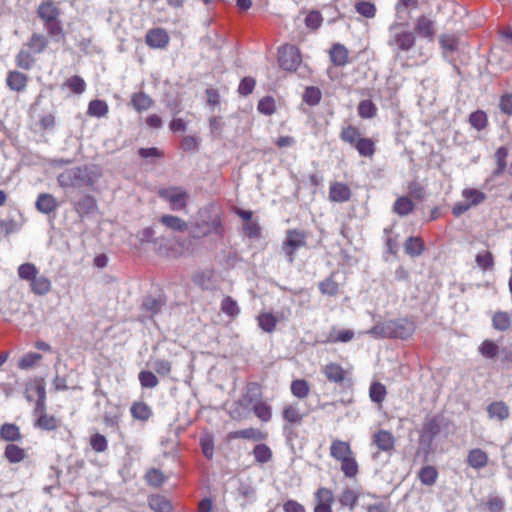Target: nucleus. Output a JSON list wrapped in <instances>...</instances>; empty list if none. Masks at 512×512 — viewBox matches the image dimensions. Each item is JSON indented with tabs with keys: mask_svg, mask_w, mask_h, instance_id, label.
<instances>
[{
	"mask_svg": "<svg viewBox=\"0 0 512 512\" xmlns=\"http://www.w3.org/2000/svg\"><path fill=\"white\" fill-rule=\"evenodd\" d=\"M102 177L101 169L96 165H82L61 172L57 181L62 188L93 187Z\"/></svg>",
	"mask_w": 512,
	"mask_h": 512,
	"instance_id": "f257e3e1",
	"label": "nucleus"
},
{
	"mask_svg": "<svg viewBox=\"0 0 512 512\" xmlns=\"http://www.w3.org/2000/svg\"><path fill=\"white\" fill-rule=\"evenodd\" d=\"M342 142L353 148L360 157L372 160L377 152V140L363 135L353 124L343 126L339 133Z\"/></svg>",
	"mask_w": 512,
	"mask_h": 512,
	"instance_id": "f03ea898",
	"label": "nucleus"
},
{
	"mask_svg": "<svg viewBox=\"0 0 512 512\" xmlns=\"http://www.w3.org/2000/svg\"><path fill=\"white\" fill-rule=\"evenodd\" d=\"M415 323L408 318L388 320L374 325L368 334L375 338H400L408 339L415 332Z\"/></svg>",
	"mask_w": 512,
	"mask_h": 512,
	"instance_id": "7ed1b4c3",
	"label": "nucleus"
},
{
	"mask_svg": "<svg viewBox=\"0 0 512 512\" xmlns=\"http://www.w3.org/2000/svg\"><path fill=\"white\" fill-rule=\"evenodd\" d=\"M17 273L20 279L29 282L30 290L33 294L44 296L51 291V280L45 275L39 274V270L35 264H21L17 269Z\"/></svg>",
	"mask_w": 512,
	"mask_h": 512,
	"instance_id": "20e7f679",
	"label": "nucleus"
},
{
	"mask_svg": "<svg viewBox=\"0 0 512 512\" xmlns=\"http://www.w3.org/2000/svg\"><path fill=\"white\" fill-rule=\"evenodd\" d=\"M389 46L395 47L398 51L407 52L411 50L417 41L414 31L409 30L405 23L395 22L389 27Z\"/></svg>",
	"mask_w": 512,
	"mask_h": 512,
	"instance_id": "39448f33",
	"label": "nucleus"
},
{
	"mask_svg": "<svg viewBox=\"0 0 512 512\" xmlns=\"http://www.w3.org/2000/svg\"><path fill=\"white\" fill-rule=\"evenodd\" d=\"M307 238L308 233L304 230L288 229L286 231L285 239L281 244V248L290 264L295 261L296 252L299 249L306 247Z\"/></svg>",
	"mask_w": 512,
	"mask_h": 512,
	"instance_id": "423d86ee",
	"label": "nucleus"
},
{
	"mask_svg": "<svg viewBox=\"0 0 512 512\" xmlns=\"http://www.w3.org/2000/svg\"><path fill=\"white\" fill-rule=\"evenodd\" d=\"M278 63L280 68L288 72H295L302 63L300 49L292 44H284L278 49Z\"/></svg>",
	"mask_w": 512,
	"mask_h": 512,
	"instance_id": "0eeeda50",
	"label": "nucleus"
},
{
	"mask_svg": "<svg viewBox=\"0 0 512 512\" xmlns=\"http://www.w3.org/2000/svg\"><path fill=\"white\" fill-rule=\"evenodd\" d=\"M157 193L161 199L170 204L172 210L186 209L189 195L183 188L177 186L160 188Z\"/></svg>",
	"mask_w": 512,
	"mask_h": 512,
	"instance_id": "6e6552de",
	"label": "nucleus"
},
{
	"mask_svg": "<svg viewBox=\"0 0 512 512\" xmlns=\"http://www.w3.org/2000/svg\"><path fill=\"white\" fill-rule=\"evenodd\" d=\"M224 226L220 215H215L208 220H201L196 222L195 231L192 234L193 238H203L211 234L222 237L224 234Z\"/></svg>",
	"mask_w": 512,
	"mask_h": 512,
	"instance_id": "1a4fd4ad",
	"label": "nucleus"
},
{
	"mask_svg": "<svg viewBox=\"0 0 512 512\" xmlns=\"http://www.w3.org/2000/svg\"><path fill=\"white\" fill-rule=\"evenodd\" d=\"M145 43L151 49L164 50L170 43V35L164 28H151L146 32Z\"/></svg>",
	"mask_w": 512,
	"mask_h": 512,
	"instance_id": "9d476101",
	"label": "nucleus"
},
{
	"mask_svg": "<svg viewBox=\"0 0 512 512\" xmlns=\"http://www.w3.org/2000/svg\"><path fill=\"white\" fill-rule=\"evenodd\" d=\"M372 443L379 452L391 453L395 448L396 439L392 432L379 429L372 436Z\"/></svg>",
	"mask_w": 512,
	"mask_h": 512,
	"instance_id": "9b49d317",
	"label": "nucleus"
},
{
	"mask_svg": "<svg viewBox=\"0 0 512 512\" xmlns=\"http://www.w3.org/2000/svg\"><path fill=\"white\" fill-rule=\"evenodd\" d=\"M322 373L326 377L327 381L338 385H343L345 381L349 380L348 371L335 362L326 364L322 368Z\"/></svg>",
	"mask_w": 512,
	"mask_h": 512,
	"instance_id": "f8f14e48",
	"label": "nucleus"
},
{
	"mask_svg": "<svg viewBox=\"0 0 512 512\" xmlns=\"http://www.w3.org/2000/svg\"><path fill=\"white\" fill-rule=\"evenodd\" d=\"M269 434L267 431L255 427H248L241 430L231 431L228 433V439H244L254 442H261L267 440Z\"/></svg>",
	"mask_w": 512,
	"mask_h": 512,
	"instance_id": "ddd939ff",
	"label": "nucleus"
},
{
	"mask_svg": "<svg viewBox=\"0 0 512 512\" xmlns=\"http://www.w3.org/2000/svg\"><path fill=\"white\" fill-rule=\"evenodd\" d=\"M281 415L286 422V427L293 428L300 426L304 419V414L301 412L298 403H288L282 408Z\"/></svg>",
	"mask_w": 512,
	"mask_h": 512,
	"instance_id": "4468645a",
	"label": "nucleus"
},
{
	"mask_svg": "<svg viewBox=\"0 0 512 512\" xmlns=\"http://www.w3.org/2000/svg\"><path fill=\"white\" fill-rule=\"evenodd\" d=\"M329 200L336 203L348 202L352 197V191L348 184L339 181H333L329 185Z\"/></svg>",
	"mask_w": 512,
	"mask_h": 512,
	"instance_id": "2eb2a0df",
	"label": "nucleus"
},
{
	"mask_svg": "<svg viewBox=\"0 0 512 512\" xmlns=\"http://www.w3.org/2000/svg\"><path fill=\"white\" fill-rule=\"evenodd\" d=\"M29 77L19 70H10L7 72L5 83L13 92L22 93L26 90Z\"/></svg>",
	"mask_w": 512,
	"mask_h": 512,
	"instance_id": "dca6fc26",
	"label": "nucleus"
},
{
	"mask_svg": "<svg viewBox=\"0 0 512 512\" xmlns=\"http://www.w3.org/2000/svg\"><path fill=\"white\" fill-rule=\"evenodd\" d=\"M73 207L81 219L98 212V204L96 199L88 194L82 196L76 202H74Z\"/></svg>",
	"mask_w": 512,
	"mask_h": 512,
	"instance_id": "f3484780",
	"label": "nucleus"
},
{
	"mask_svg": "<svg viewBox=\"0 0 512 512\" xmlns=\"http://www.w3.org/2000/svg\"><path fill=\"white\" fill-rule=\"evenodd\" d=\"M37 15L43 23L52 22L59 19L61 10L54 1L45 0L38 6Z\"/></svg>",
	"mask_w": 512,
	"mask_h": 512,
	"instance_id": "a211bd4d",
	"label": "nucleus"
},
{
	"mask_svg": "<svg viewBox=\"0 0 512 512\" xmlns=\"http://www.w3.org/2000/svg\"><path fill=\"white\" fill-rule=\"evenodd\" d=\"M415 31L422 38L432 41L435 37V21L427 15H420L415 22Z\"/></svg>",
	"mask_w": 512,
	"mask_h": 512,
	"instance_id": "6ab92c4d",
	"label": "nucleus"
},
{
	"mask_svg": "<svg viewBox=\"0 0 512 512\" xmlns=\"http://www.w3.org/2000/svg\"><path fill=\"white\" fill-rule=\"evenodd\" d=\"M440 430V421L437 416L426 417L420 431V438L430 442L440 433Z\"/></svg>",
	"mask_w": 512,
	"mask_h": 512,
	"instance_id": "aec40b11",
	"label": "nucleus"
},
{
	"mask_svg": "<svg viewBox=\"0 0 512 512\" xmlns=\"http://www.w3.org/2000/svg\"><path fill=\"white\" fill-rule=\"evenodd\" d=\"M58 206L57 199L50 193H40L35 202L36 209L47 215L55 212Z\"/></svg>",
	"mask_w": 512,
	"mask_h": 512,
	"instance_id": "412c9836",
	"label": "nucleus"
},
{
	"mask_svg": "<svg viewBox=\"0 0 512 512\" xmlns=\"http://www.w3.org/2000/svg\"><path fill=\"white\" fill-rule=\"evenodd\" d=\"M329 57L334 66L344 67L349 62V51L343 44L335 43L329 50Z\"/></svg>",
	"mask_w": 512,
	"mask_h": 512,
	"instance_id": "4be33fe9",
	"label": "nucleus"
},
{
	"mask_svg": "<svg viewBox=\"0 0 512 512\" xmlns=\"http://www.w3.org/2000/svg\"><path fill=\"white\" fill-rule=\"evenodd\" d=\"M154 103V100L143 91L131 95L130 104L137 113L148 111L153 107Z\"/></svg>",
	"mask_w": 512,
	"mask_h": 512,
	"instance_id": "5701e85b",
	"label": "nucleus"
},
{
	"mask_svg": "<svg viewBox=\"0 0 512 512\" xmlns=\"http://www.w3.org/2000/svg\"><path fill=\"white\" fill-rule=\"evenodd\" d=\"M466 461L469 467L480 470L488 465L489 456L484 450L474 448L468 452Z\"/></svg>",
	"mask_w": 512,
	"mask_h": 512,
	"instance_id": "b1692460",
	"label": "nucleus"
},
{
	"mask_svg": "<svg viewBox=\"0 0 512 512\" xmlns=\"http://www.w3.org/2000/svg\"><path fill=\"white\" fill-rule=\"evenodd\" d=\"M336 461L340 463V469L345 475V477L350 479L356 478V476L359 473V465L356 460L354 452H352L351 455L341 457Z\"/></svg>",
	"mask_w": 512,
	"mask_h": 512,
	"instance_id": "393cba45",
	"label": "nucleus"
},
{
	"mask_svg": "<svg viewBox=\"0 0 512 512\" xmlns=\"http://www.w3.org/2000/svg\"><path fill=\"white\" fill-rule=\"evenodd\" d=\"M336 461L340 463V469L345 475V477L350 479L356 478V476L359 473V465L356 460L354 452H352L351 455L341 457Z\"/></svg>",
	"mask_w": 512,
	"mask_h": 512,
	"instance_id": "a878e982",
	"label": "nucleus"
},
{
	"mask_svg": "<svg viewBox=\"0 0 512 512\" xmlns=\"http://www.w3.org/2000/svg\"><path fill=\"white\" fill-rule=\"evenodd\" d=\"M336 461L340 463V469L345 475V477L350 479L356 478V476L359 473V465L356 460L354 452H352L351 455L341 457Z\"/></svg>",
	"mask_w": 512,
	"mask_h": 512,
	"instance_id": "bb28decb",
	"label": "nucleus"
},
{
	"mask_svg": "<svg viewBox=\"0 0 512 512\" xmlns=\"http://www.w3.org/2000/svg\"><path fill=\"white\" fill-rule=\"evenodd\" d=\"M487 413L490 419L504 421L510 416V409L504 401H494L487 406Z\"/></svg>",
	"mask_w": 512,
	"mask_h": 512,
	"instance_id": "cd10ccee",
	"label": "nucleus"
},
{
	"mask_svg": "<svg viewBox=\"0 0 512 512\" xmlns=\"http://www.w3.org/2000/svg\"><path fill=\"white\" fill-rule=\"evenodd\" d=\"M130 413L134 420L142 422H147L153 414L151 407L144 401L133 402L130 407Z\"/></svg>",
	"mask_w": 512,
	"mask_h": 512,
	"instance_id": "c85d7f7f",
	"label": "nucleus"
},
{
	"mask_svg": "<svg viewBox=\"0 0 512 512\" xmlns=\"http://www.w3.org/2000/svg\"><path fill=\"white\" fill-rule=\"evenodd\" d=\"M259 328L266 333H273L276 330L279 318L272 312H261L256 318Z\"/></svg>",
	"mask_w": 512,
	"mask_h": 512,
	"instance_id": "c756f323",
	"label": "nucleus"
},
{
	"mask_svg": "<svg viewBox=\"0 0 512 512\" xmlns=\"http://www.w3.org/2000/svg\"><path fill=\"white\" fill-rule=\"evenodd\" d=\"M61 421L52 414H42L36 418L34 426L45 431H55L60 427Z\"/></svg>",
	"mask_w": 512,
	"mask_h": 512,
	"instance_id": "7c9ffc66",
	"label": "nucleus"
},
{
	"mask_svg": "<svg viewBox=\"0 0 512 512\" xmlns=\"http://www.w3.org/2000/svg\"><path fill=\"white\" fill-rule=\"evenodd\" d=\"M49 45L48 38L40 33H33L25 46L33 53H43Z\"/></svg>",
	"mask_w": 512,
	"mask_h": 512,
	"instance_id": "2f4dec72",
	"label": "nucleus"
},
{
	"mask_svg": "<svg viewBox=\"0 0 512 512\" xmlns=\"http://www.w3.org/2000/svg\"><path fill=\"white\" fill-rule=\"evenodd\" d=\"M329 450H330V456L334 460H338L341 457L351 455L353 452L349 442L339 440V439L332 440Z\"/></svg>",
	"mask_w": 512,
	"mask_h": 512,
	"instance_id": "473e14b6",
	"label": "nucleus"
},
{
	"mask_svg": "<svg viewBox=\"0 0 512 512\" xmlns=\"http://www.w3.org/2000/svg\"><path fill=\"white\" fill-rule=\"evenodd\" d=\"M36 63L33 52L29 49L22 48L15 56V64L19 69L31 70Z\"/></svg>",
	"mask_w": 512,
	"mask_h": 512,
	"instance_id": "72a5a7b5",
	"label": "nucleus"
},
{
	"mask_svg": "<svg viewBox=\"0 0 512 512\" xmlns=\"http://www.w3.org/2000/svg\"><path fill=\"white\" fill-rule=\"evenodd\" d=\"M220 310L231 321L235 320L240 314L241 310L236 300L231 296H225L220 303Z\"/></svg>",
	"mask_w": 512,
	"mask_h": 512,
	"instance_id": "f704fd0d",
	"label": "nucleus"
},
{
	"mask_svg": "<svg viewBox=\"0 0 512 512\" xmlns=\"http://www.w3.org/2000/svg\"><path fill=\"white\" fill-rule=\"evenodd\" d=\"M160 222L166 228L176 232H185L188 229V223L178 216L166 214L161 216Z\"/></svg>",
	"mask_w": 512,
	"mask_h": 512,
	"instance_id": "c9c22d12",
	"label": "nucleus"
},
{
	"mask_svg": "<svg viewBox=\"0 0 512 512\" xmlns=\"http://www.w3.org/2000/svg\"><path fill=\"white\" fill-rule=\"evenodd\" d=\"M461 195L470 207L478 206L487 199V195L476 188H464Z\"/></svg>",
	"mask_w": 512,
	"mask_h": 512,
	"instance_id": "e433bc0d",
	"label": "nucleus"
},
{
	"mask_svg": "<svg viewBox=\"0 0 512 512\" xmlns=\"http://www.w3.org/2000/svg\"><path fill=\"white\" fill-rule=\"evenodd\" d=\"M512 321L508 312L496 311L492 316V327L501 332L508 331Z\"/></svg>",
	"mask_w": 512,
	"mask_h": 512,
	"instance_id": "4c0bfd02",
	"label": "nucleus"
},
{
	"mask_svg": "<svg viewBox=\"0 0 512 512\" xmlns=\"http://www.w3.org/2000/svg\"><path fill=\"white\" fill-rule=\"evenodd\" d=\"M0 436L8 442H16L22 439L20 428L13 423H4L0 427Z\"/></svg>",
	"mask_w": 512,
	"mask_h": 512,
	"instance_id": "58836bf2",
	"label": "nucleus"
},
{
	"mask_svg": "<svg viewBox=\"0 0 512 512\" xmlns=\"http://www.w3.org/2000/svg\"><path fill=\"white\" fill-rule=\"evenodd\" d=\"M26 451L16 444H8L4 450V457L9 463H19L26 458Z\"/></svg>",
	"mask_w": 512,
	"mask_h": 512,
	"instance_id": "ea45409f",
	"label": "nucleus"
},
{
	"mask_svg": "<svg viewBox=\"0 0 512 512\" xmlns=\"http://www.w3.org/2000/svg\"><path fill=\"white\" fill-rule=\"evenodd\" d=\"M252 411L261 422L267 423L272 419V407L265 401L257 400L253 404Z\"/></svg>",
	"mask_w": 512,
	"mask_h": 512,
	"instance_id": "a19ab883",
	"label": "nucleus"
},
{
	"mask_svg": "<svg viewBox=\"0 0 512 512\" xmlns=\"http://www.w3.org/2000/svg\"><path fill=\"white\" fill-rule=\"evenodd\" d=\"M378 108L370 99L361 100L357 106V113L361 119H372L376 117Z\"/></svg>",
	"mask_w": 512,
	"mask_h": 512,
	"instance_id": "79ce46f5",
	"label": "nucleus"
},
{
	"mask_svg": "<svg viewBox=\"0 0 512 512\" xmlns=\"http://www.w3.org/2000/svg\"><path fill=\"white\" fill-rule=\"evenodd\" d=\"M310 384L305 379H295L291 382V394L297 399H305L310 394Z\"/></svg>",
	"mask_w": 512,
	"mask_h": 512,
	"instance_id": "37998d69",
	"label": "nucleus"
},
{
	"mask_svg": "<svg viewBox=\"0 0 512 512\" xmlns=\"http://www.w3.org/2000/svg\"><path fill=\"white\" fill-rule=\"evenodd\" d=\"M354 338V332L349 329L336 330L333 327L326 339V343H347L350 342Z\"/></svg>",
	"mask_w": 512,
	"mask_h": 512,
	"instance_id": "c03bdc74",
	"label": "nucleus"
},
{
	"mask_svg": "<svg viewBox=\"0 0 512 512\" xmlns=\"http://www.w3.org/2000/svg\"><path fill=\"white\" fill-rule=\"evenodd\" d=\"M148 505L154 512L172 511V505L170 501L161 495H151L148 498Z\"/></svg>",
	"mask_w": 512,
	"mask_h": 512,
	"instance_id": "a18cd8bd",
	"label": "nucleus"
},
{
	"mask_svg": "<svg viewBox=\"0 0 512 512\" xmlns=\"http://www.w3.org/2000/svg\"><path fill=\"white\" fill-rule=\"evenodd\" d=\"M405 252L412 256H419L425 250L424 241L420 237H409L404 244Z\"/></svg>",
	"mask_w": 512,
	"mask_h": 512,
	"instance_id": "49530a36",
	"label": "nucleus"
},
{
	"mask_svg": "<svg viewBox=\"0 0 512 512\" xmlns=\"http://www.w3.org/2000/svg\"><path fill=\"white\" fill-rule=\"evenodd\" d=\"M109 112V106L106 101L95 99L89 102L87 114L92 117H105Z\"/></svg>",
	"mask_w": 512,
	"mask_h": 512,
	"instance_id": "de8ad7c7",
	"label": "nucleus"
},
{
	"mask_svg": "<svg viewBox=\"0 0 512 512\" xmlns=\"http://www.w3.org/2000/svg\"><path fill=\"white\" fill-rule=\"evenodd\" d=\"M414 208L415 205L413 201L406 196L397 198L393 205V211L399 216H406L410 214L413 212Z\"/></svg>",
	"mask_w": 512,
	"mask_h": 512,
	"instance_id": "09e8293b",
	"label": "nucleus"
},
{
	"mask_svg": "<svg viewBox=\"0 0 512 512\" xmlns=\"http://www.w3.org/2000/svg\"><path fill=\"white\" fill-rule=\"evenodd\" d=\"M507 157H508V149L506 147H500L496 150L494 158H495L497 166L493 171L494 177H499L505 172L506 167H507V161H506Z\"/></svg>",
	"mask_w": 512,
	"mask_h": 512,
	"instance_id": "8fccbe9b",
	"label": "nucleus"
},
{
	"mask_svg": "<svg viewBox=\"0 0 512 512\" xmlns=\"http://www.w3.org/2000/svg\"><path fill=\"white\" fill-rule=\"evenodd\" d=\"M253 456L257 463L265 464L272 459L273 453L268 445L259 443L253 448Z\"/></svg>",
	"mask_w": 512,
	"mask_h": 512,
	"instance_id": "3c124183",
	"label": "nucleus"
},
{
	"mask_svg": "<svg viewBox=\"0 0 512 512\" xmlns=\"http://www.w3.org/2000/svg\"><path fill=\"white\" fill-rule=\"evenodd\" d=\"M419 480L424 485H434L438 478V471L434 466L426 465L418 473Z\"/></svg>",
	"mask_w": 512,
	"mask_h": 512,
	"instance_id": "603ef678",
	"label": "nucleus"
},
{
	"mask_svg": "<svg viewBox=\"0 0 512 512\" xmlns=\"http://www.w3.org/2000/svg\"><path fill=\"white\" fill-rule=\"evenodd\" d=\"M354 8L359 15L368 19L374 18L377 12L375 4L365 0L357 1Z\"/></svg>",
	"mask_w": 512,
	"mask_h": 512,
	"instance_id": "864d4df0",
	"label": "nucleus"
},
{
	"mask_svg": "<svg viewBox=\"0 0 512 512\" xmlns=\"http://www.w3.org/2000/svg\"><path fill=\"white\" fill-rule=\"evenodd\" d=\"M314 498L315 504L333 506L334 494L332 490L327 487H319L314 493Z\"/></svg>",
	"mask_w": 512,
	"mask_h": 512,
	"instance_id": "5fc2aeb1",
	"label": "nucleus"
},
{
	"mask_svg": "<svg viewBox=\"0 0 512 512\" xmlns=\"http://www.w3.org/2000/svg\"><path fill=\"white\" fill-rule=\"evenodd\" d=\"M470 125L478 131L485 129L488 125L487 114L483 110H477L469 115Z\"/></svg>",
	"mask_w": 512,
	"mask_h": 512,
	"instance_id": "6e6d98bb",
	"label": "nucleus"
},
{
	"mask_svg": "<svg viewBox=\"0 0 512 512\" xmlns=\"http://www.w3.org/2000/svg\"><path fill=\"white\" fill-rule=\"evenodd\" d=\"M203 455L211 460L214 456V437L210 433H205L200 437L199 441Z\"/></svg>",
	"mask_w": 512,
	"mask_h": 512,
	"instance_id": "4d7b16f0",
	"label": "nucleus"
},
{
	"mask_svg": "<svg viewBox=\"0 0 512 512\" xmlns=\"http://www.w3.org/2000/svg\"><path fill=\"white\" fill-rule=\"evenodd\" d=\"M479 353L487 359H493L498 355V345L490 339H485L478 348Z\"/></svg>",
	"mask_w": 512,
	"mask_h": 512,
	"instance_id": "13d9d810",
	"label": "nucleus"
},
{
	"mask_svg": "<svg viewBox=\"0 0 512 512\" xmlns=\"http://www.w3.org/2000/svg\"><path fill=\"white\" fill-rule=\"evenodd\" d=\"M27 392H33L39 398H46V383L44 378H35L26 385Z\"/></svg>",
	"mask_w": 512,
	"mask_h": 512,
	"instance_id": "bf43d9fd",
	"label": "nucleus"
},
{
	"mask_svg": "<svg viewBox=\"0 0 512 512\" xmlns=\"http://www.w3.org/2000/svg\"><path fill=\"white\" fill-rule=\"evenodd\" d=\"M322 98L321 90L315 86H309L305 89L303 94V101L309 106H316L320 103Z\"/></svg>",
	"mask_w": 512,
	"mask_h": 512,
	"instance_id": "052dcab7",
	"label": "nucleus"
},
{
	"mask_svg": "<svg viewBox=\"0 0 512 512\" xmlns=\"http://www.w3.org/2000/svg\"><path fill=\"white\" fill-rule=\"evenodd\" d=\"M318 288L322 294L328 296H336L339 293V284L332 277L321 281Z\"/></svg>",
	"mask_w": 512,
	"mask_h": 512,
	"instance_id": "680f3d73",
	"label": "nucleus"
},
{
	"mask_svg": "<svg viewBox=\"0 0 512 512\" xmlns=\"http://www.w3.org/2000/svg\"><path fill=\"white\" fill-rule=\"evenodd\" d=\"M387 395L386 387L380 382H374L369 389V396L375 403L381 404Z\"/></svg>",
	"mask_w": 512,
	"mask_h": 512,
	"instance_id": "e2e57ef3",
	"label": "nucleus"
},
{
	"mask_svg": "<svg viewBox=\"0 0 512 512\" xmlns=\"http://www.w3.org/2000/svg\"><path fill=\"white\" fill-rule=\"evenodd\" d=\"M359 495L353 489H345L342 491L339 502L342 506L349 507L351 510L357 505Z\"/></svg>",
	"mask_w": 512,
	"mask_h": 512,
	"instance_id": "0e129e2a",
	"label": "nucleus"
},
{
	"mask_svg": "<svg viewBox=\"0 0 512 512\" xmlns=\"http://www.w3.org/2000/svg\"><path fill=\"white\" fill-rule=\"evenodd\" d=\"M145 481L150 486L160 487L165 481V476L159 469L151 468L145 474Z\"/></svg>",
	"mask_w": 512,
	"mask_h": 512,
	"instance_id": "69168bd1",
	"label": "nucleus"
},
{
	"mask_svg": "<svg viewBox=\"0 0 512 512\" xmlns=\"http://www.w3.org/2000/svg\"><path fill=\"white\" fill-rule=\"evenodd\" d=\"M477 265L484 271L491 270L494 267V256L490 251H483L476 255Z\"/></svg>",
	"mask_w": 512,
	"mask_h": 512,
	"instance_id": "338daca9",
	"label": "nucleus"
},
{
	"mask_svg": "<svg viewBox=\"0 0 512 512\" xmlns=\"http://www.w3.org/2000/svg\"><path fill=\"white\" fill-rule=\"evenodd\" d=\"M89 444L91 448L97 453L104 452L108 448V442L106 437L100 433H95L91 435L89 439Z\"/></svg>",
	"mask_w": 512,
	"mask_h": 512,
	"instance_id": "774afa93",
	"label": "nucleus"
}]
</instances>
